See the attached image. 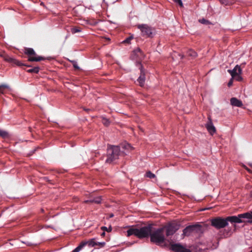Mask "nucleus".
<instances>
[{"mask_svg": "<svg viewBox=\"0 0 252 252\" xmlns=\"http://www.w3.org/2000/svg\"><path fill=\"white\" fill-rule=\"evenodd\" d=\"M152 224L141 227H131L127 230V236L134 235L139 239L147 238L152 231Z\"/></svg>", "mask_w": 252, "mask_h": 252, "instance_id": "1", "label": "nucleus"}, {"mask_svg": "<svg viewBox=\"0 0 252 252\" xmlns=\"http://www.w3.org/2000/svg\"><path fill=\"white\" fill-rule=\"evenodd\" d=\"M125 155L126 153L121 150L120 146L108 145L105 162L109 164L113 163L119 158L120 156Z\"/></svg>", "mask_w": 252, "mask_h": 252, "instance_id": "2", "label": "nucleus"}, {"mask_svg": "<svg viewBox=\"0 0 252 252\" xmlns=\"http://www.w3.org/2000/svg\"><path fill=\"white\" fill-rule=\"evenodd\" d=\"M164 227H161L157 229L153 232H151L150 241L152 243L157 245H160L165 242V238L163 233Z\"/></svg>", "mask_w": 252, "mask_h": 252, "instance_id": "3", "label": "nucleus"}, {"mask_svg": "<svg viewBox=\"0 0 252 252\" xmlns=\"http://www.w3.org/2000/svg\"><path fill=\"white\" fill-rule=\"evenodd\" d=\"M24 53L28 56V61L29 62H40L49 59L48 58H46L37 55L33 49L32 48H25Z\"/></svg>", "mask_w": 252, "mask_h": 252, "instance_id": "4", "label": "nucleus"}, {"mask_svg": "<svg viewBox=\"0 0 252 252\" xmlns=\"http://www.w3.org/2000/svg\"><path fill=\"white\" fill-rule=\"evenodd\" d=\"M242 219H252V212L239 214L238 216H233L226 217L227 221L231 223H242L244 221Z\"/></svg>", "mask_w": 252, "mask_h": 252, "instance_id": "5", "label": "nucleus"}, {"mask_svg": "<svg viewBox=\"0 0 252 252\" xmlns=\"http://www.w3.org/2000/svg\"><path fill=\"white\" fill-rule=\"evenodd\" d=\"M202 232V226L199 224L190 225L187 226L183 230L182 235L189 236L194 233H199Z\"/></svg>", "mask_w": 252, "mask_h": 252, "instance_id": "6", "label": "nucleus"}, {"mask_svg": "<svg viewBox=\"0 0 252 252\" xmlns=\"http://www.w3.org/2000/svg\"><path fill=\"white\" fill-rule=\"evenodd\" d=\"M211 224L217 229L224 228L228 225L226 218L216 217L211 220Z\"/></svg>", "mask_w": 252, "mask_h": 252, "instance_id": "7", "label": "nucleus"}, {"mask_svg": "<svg viewBox=\"0 0 252 252\" xmlns=\"http://www.w3.org/2000/svg\"><path fill=\"white\" fill-rule=\"evenodd\" d=\"M144 57L145 55L144 53L139 47H137L132 51L130 57L132 60L136 61V65L139 67V64L138 63H141V62L144 59Z\"/></svg>", "mask_w": 252, "mask_h": 252, "instance_id": "8", "label": "nucleus"}, {"mask_svg": "<svg viewBox=\"0 0 252 252\" xmlns=\"http://www.w3.org/2000/svg\"><path fill=\"white\" fill-rule=\"evenodd\" d=\"M137 28L141 32L142 35L146 37H152L153 36L154 29L147 24H141L137 26Z\"/></svg>", "mask_w": 252, "mask_h": 252, "instance_id": "9", "label": "nucleus"}, {"mask_svg": "<svg viewBox=\"0 0 252 252\" xmlns=\"http://www.w3.org/2000/svg\"><path fill=\"white\" fill-rule=\"evenodd\" d=\"M0 57H1L5 62L11 63L13 65H17L18 66H26L27 67H31V65L27 64H24L22 63L20 61L8 56V55L5 53L0 54Z\"/></svg>", "mask_w": 252, "mask_h": 252, "instance_id": "10", "label": "nucleus"}, {"mask_svg": "<svg viewBox=\"0 0 252 252\" xmlns=\"http://www.w3.org/2000/svg\"><path fill=\"white\" fill-rule=\"evenodd\" d=\"M180 224L176 222L169 223L163 227L166 230V235L169 236L174 235L179 229Z\"/></svg>", "mask_w": 252, "mask_h": 252, "instance_id": "11", "label": "nucleus"}, {"mask_svg": "<svg viewBox=\"0 0 252 252\" xmlns=\"http://www.w3.org/2000/svg\"><path fill=\"white\" fill-rule=\"evenodd\" d=\"M139 64V69L140 70V74L138 78L137 79V82H138L139 85L141 87L143 86L145 84V73L146 70L144 68L142 64L139 63H138Z\"/></svg>", "mask_w": 252, "mask_h": 252, "instance_id": "12", "label": "nucleus"}, {"mask_svg": "<svg viewBox=\"0 0 252 252\" xmlns=\"http://www.w3.org/2000/svg\"><path fill=\"white\" fill-rule=\"evenodd\" d=\"M208 120L207 123L205 125V127L208 132L211 135H213L216 132V129L213 124L211 116L208 117Z\"/></svg>", "mask_w": 252, "mask_h": 252, "instance_id": "13", "label": "nucleus"}, {"mask_svg": "<svg viewBox=\"0 0 252 252\" xmlns=\"http://www.w3.org/2000/svg\"><path fill=\"white\" fill-rule=\"evenodd\" d=\"M171 249L175 252H191L189 249L186 248L180 244L172 245Z\"/></svg>", "mask_w": 252, "mask_h": 252, "instance_id": "14", "label": "nucleus"}, {"mask_svg": "<svg viewBox=\"0 0 252 252\" xmlns=\"http://www.w3.org/2000/svg\"><path fill=\"white\" fill-rule=\"evenodd\" d=\"M227 71L230 73L231 77L235 78L238 74H241L242 70L239 65H236L233 69H228Z\"/></svg>", "mask_w": 252, "mask_h": 252, "instance_id": "15", "label": "nucleus"}, {"mask_svg": "<svg viewBox=\"0 0 252 252\" xmlns=\"http://www.w3.org/2000/svg\"><path fill=\"white\" fill-rule=\"evenodd\" d=\"M230 101L231 105L233 106L241 107L243 105L242 101L236 97H232Z\"/></svg>", "mask_w": 252, "mask_h": 252, "instance_id": "16", "label": "nucleus"}, {"mask_svg": "<svg viewBox=\"0 0 252 252\" xmlns=\"http://www.w3.org/2000/svg\"><path fill=\"white\" fill-rule=\"evenodd\" d=\"M102 200L101 197L100 196L96 197L93 199H90L89 200H85V203H95L96 204H99L101 203Z\"/></svg>", "mask_w": 252, "mask_h": 252, "instance_id": "17", "label": "nucleus"}, {"mask_svg": "<svg viewBox=\"0 0 252 252\" xmlns=\"http://www.w3.org/2000/svg\"><path fill=\"white\" fill-rule=\"evenodd\" d=\"M120 147L122 149L121 150L124 151L125 152V150L131 151L133 149V147L128 143L122 144Z\"/></svg>", "mask_w": 252, "mask_h": 252, "instance_id": "18", "label": "nucleus"}, {"mask_svg": "<svg viewBox=\"0 0 252 252\" xmlns=\"http://www.w3.org/2000/svg\"><path fill=\"white\" fill-rule=\"evenodd\" d=\"M219 1L221 4L226 6L233 4L235 0H219Z\"/></svg>", "mask_w": 252, "mask_h": 252, "instance_id": "19", "label": "nucleus"}, {"mask_svg": "<svg viewBox=\"0 0 252 252\" xmlns=\"http://www.w3.org/2000/svg\"><path fill=\"white\" fill-rule=\"evenodd\" d=\"M40 68L38 66H35L32 68L27 70V72L31 73H38Z\"/></svg>", "mask_w": 252, "mask_h": 252, "instance_id": "20", "label": "nucleus"}, {"mask_svg": "<svg viewBox=\"0 0 252 252\" xmlns=\"http://www.w3.org/2000/svg\"><path fill=\"white\" fill-rule=\"evenodd\" d=\"M9 90L10 87L7 85H0V93L1 94H4L6 93V90Z\"/></svg>", "mask_w": 252, "mask_h": 252, "instance_id": "21", "label": "nucleus"}, {"mask_svg": "<svg viewBox=\"0 0 252 252\" xmlns=\"http://www.w3.org/2000/svg\"><path fill=\"white\" fill-rule=\"evenodd\" d=\"M187 54L188 56L192 58H195L197 56V53L191 49L187 51Z\"/></svg>", "mask_w": 252, "mask_h": 252, "instance_id": "22", "label": "nucleus"}, {"mask_svg": "<svg viewBox=\"0 0 252 252\" xmlns=\"http://www.w3.org/2000/svg\"><path fill=\"white\" fill-rule=\"evenodd\" d=\"M0 136L3 138H6L8 137V133L4 130L0 128Z\"/></svg>", "mask_w": 252, "mask_h": 252, "instance_id": "23", "label": "nucleus"}, {"mask_svg": "<svg viewBox=\"0 0 252 252\" xmlns=\"http://www.w3.org/2000/svg\"><path fill=\"white\" fill-rule=\"evenodd\" d=\"M81 32V29L78 27H73L71 29V32L72 34Z\"/></svg>", "mask_w": 252, "mask_h": 252, "instance_id": "24", "label": "nucleus"}, {"mask_svg": "<svg viewBox=\"0 0 252 252\" xmlns=\"http://www.w3.org/2000/svg\"><path fill=\"white\" fill-rule=\"evenodd\" d=\"M146 176L150 179H153L156 177L155 175L153 174L152 172H151L150 171H149L146 172Z\"/></svg>", "mask_w": 252, "mask_h": 252, "instance_id": "25", "label": "nucleus"}, {"mask_svg": "<svg viewBox=\"0 0 252 252\" xmlns=\"http://www.w3.org/2000/svg\"><path fill=\"white\" fill-rule=\"evenodd\" d=\"M199 22L201 23V24H204V25H209V24H211V22L207 20H206L204 18L202 19H200L199 20Z\"/></svg>", "mask_w": 252, "mask_h": 252, "instance_id": "26", "label": "nucleus"}, {"mask_svg": "<svg viewBox=\"0 0 252 252\" xmlns=\"http://www.w3.org/2000/svg\"><path fill=\"white\" fill-rule=\"evenodd\" d=\"M101 230H102L103 231H106L108 232H111L112 230V228L111 226H110L108 228H107L106 226H102L101 227Z\"/></svg>", "mask_w": 252, "mask_h": 252, "instance_id": "27", "label": "nucleus"}, {"mask_svg": "<svg viewBox=\"0 0 252 252\" xmlns=\"http://www.w3.org/2000/svg\"><path fill=\"white\" fill-rule=\"evenodd\" d=\"M241 74H238L234 79H235L237 81H241L243 79L242 76H241Z\"/></svg>", "mask_w": 252, "mask_h": 252, "instance_id": "28", "label": "nucleus"}, {"mask_svg": "<svg viewBox=\"0 0 252 252\" xmlns=\"http://www.w3.org/2000/svg\"><path fill=\"white\" fill-rule=\"evenodd\" d=\"M102 123L106 126H108L109 125V124H110L109 121L108 119H106V118H103V119Z\"/></svg>", "mask_w": 252, "mask_h": 252, "instance_id": "29", "label": "nucleus"}, {"mask_svg": "<svg viewBox=\"0 0 252 252\" xmlns=\"http://www.w3.org/2000/svg\"><path fill=\"white\" fill-rule=\"evenodd\" d=\"M71 62L73 63V67L75 68H76L77 69H79L80 68L78 66V64H77V63L76 61H71Z\"/></svg>", "mask_w": 252, "mask_h": 252, "instance_id": "30", "label": "nucleus"}, {"mask_svg": "<svg viewBox=\"0 0 252 252\" xmlns=\"http://www.w3.org/2000/svg\"><path fill=\"white\" fill-rule=\"evenodd\" d=\"M97 245L100 248L103 247L105 245V242H96Z\"/></svg>", "mask_w": 252, "mask_h": 252, "instance_id": "31", "label": "nucleus"}, {"mask_svg": "<svg viewBox=\"0 0 252 252\" xmlns=\"http://www.w3.org/2000/svg\"><path fill=\"white\" fill-rule=\"evenodd\" d=\"M132 38V37H131V36L128 37V38H126L125 40H124L123 41V42L129 43Z\"/></svg>", "mask_w": 252, "mask_h": 252, "instance_id": "32", "label": "nucleus"}, {"mask_svg": "<svg viewBox=\"0 0 252 252\" xmlns=\"http://www.w3.org/2000/svg\"><path fill=\"white\" fill-rule=\"evenodd\" d=\"M174 2L178 3L180 6H183V3L181 0H173Z\"/></svg>", "mask_w": 252, "mask_h": 252, "instance_id": "33", "label": "nucleus"}, {"mask_svg": "<svg viewBox=\"0 0 252 252\" xmlns=\"http://www.w3.org/2000/svg\"><path fill=\"white\" fill-rule=\"evenodd\" d=\"M234 78L231 77V78L230 79V80L228 82V84H227L228 87H230L231 86H232V83H233V80Z\"/></svg>", "mask_w": 252, "mask_h": 252, "instance_id": "34", "label": "nucleus"}, {"mask_svg": "<svg viewBox=\"0 0 252 252\" xmlns=\"http://www.w3.org/2000/svg\"><path fill=\"white\" fill-rule=\"evenodd\" d=\"M244 168H245V169L248 171L249 173H251V170L249 168H248L247 166H244Z\"/></svg>", "mask_w": 252, "mask_h": 252, "instance_id": "35", "label": "nucleus"}, {"mask_svg": "<svg viewBox=\"0 0 252 252\" xmlns=\"http://www.w3.org/2000/svg\"><path fill=\"white\" fill-rule=\"evenodd\" d=\"M113 217H114V214L113 213H111L109 214V218H113Z\"/></svg>", "mask_w": 252, "mask_h": 252, "instance_id": "36", "label": "nucleus"}, {"mask_svg": "<svg viewBox=\"0 0 252 252\" xmlns=\"http://www.w3.org/2000/svg\"><path fill=\"white\" fill-rule=\"evenodd\" d=\"M105 235V232H103L101 234V236H104Z\"/></svg>", "mask_w": 252, "mask_h": 252, "instance_id": "37", "label": "nucleus"}, {"mask_svg": "<svg viewBox=\"0 0 252 252\" xmlns=\"http://www.w3.org/2000/svg\"><path fill=\"white\" fill-rule=\"evenodd\" d=\"M249 222L252 223V220L248 221Z\"/></svg>", "mask_w": 252, "mask_h": 252, "instance_id": "38", "label": "nucleus"}, {"mask_svg": "<svg viewBox=\"0 0 252 252\" xmlns=\"http://www.w3.org/2000/svg\"><path fill=\"white\" fill-rule=\"evenodd\" d=\"M250 165L252 167V164H250Z\"/></svg>", "mask_w": 252, "mask_h": 252, "instance_id": "39", "label": "nucleus"}, {"mask_svg": "<svg viewBox=\"0 0 252 252\" xmlns=\"http://www.w3.org/2000/svg\"><path fill=\"white\" fill-rule=\"evenodd\" d=\"M251 195L252 196V191L251 192Z\"/></svg>", "mask_w": 252, "mask_h": 252, "instance_id": "40", "label": "nucleus"}]
</instances>
